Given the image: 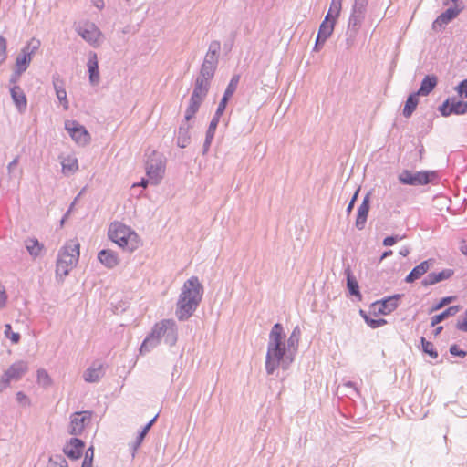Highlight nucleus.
Returning a JSON list of instances; mask_svg holds the SVG:
<instances>
[{
    "label": "nucleus",
    "instance_id": "5",
    "mask_svg": "<svg viewBox=\"0 0 467 467\" xmlns=\"http://www.w3.org/2000/svg\"><path fill=\"white\" fill-rule=\"evenodd\" d=\"M146 173L151 183L158 184L164 173V161L161 153L152 150L146 161Z\"/></svg>",
    "mask_w": 467,
    "mask_h": 467
},
{
    "label": "nucleus",
    "instance_id": "28",
    "mask_svg": "<svg viewBox=\"0 0 467 467\" xmlns=\"http://www.w3.org/2000/svg\"><path fill=\"white\" fill-rule=\"evenodd\" d=\"M438 78L435 75H427L422 79L420 88L416 91L420 96H428L437 86Z\"/></svg>",
    "mask_w": 467,
    "mask_h": 467
},
{
    "label": "nucleus",
    "instance_id": "3",
    "mask_svg": "<svg viewBox=\"0 0 467 467\" xmlns=\"http://www.w3.org/2000/svg\"><path fill=\"white\" fill-rule=\"evenodd\" d=\"M79 258V243L77 240H69L59 250L57 265L56 278L60 281L67 276Z\"/></svg>",
    "mask_w": 467,
    "mask_h": 467
},
{
    "label": "nucleus",
    "instance_id": "15",
    "mask_svg": "<svg viewBox=\"0 0 467 467\" xmlns=\"http://www.w3.org/2000/svg\"><path fill=\"white\" fill-rule=\"evenodd\" d=\"M132 234L136 233L131 230V228L119 222L111 223L108 231L109 238L115 244L119 243V241L124 237H129V235Z\"/></svg>",
    "mask_w": 467,
    "mask_h": 467
},
{
    "label": "nucleus",
    "instance_id": "13",
    "mask_svg": "<svg viewBox=\"0 0 467 467\" xmlns=\"http://www.w3.org/2000/svg\"><path fill=\"white\" fill-rule=\"evenodd\" d=\"M27 367L25 363L13 364L3 375L0 384L2 388H6L11 381L18 380L22 375L26 372Z\"/></svg>",
    "mask_w": 467,
    "mask_h": 467
},
{
    "label": "nucleus",
    "instance_id": "34",
    "mask_svg": "<svg viewBox=\"0 0 467 467\" xmlns=\"http://www.w3.org/2000/svg\"><path fill=\"white\" fill-rule=\"evenodd\" d=\"M460 310V306H449L447 309L442 311L441 313L435 315L431 319V326L435 327L439 323L444 321L450 317L455 316Z\"/></svg>",
    "mask_w": 467,
    "mask_h": 467
},
{
    "label": "nucleus",
    "instance_id": "9",
    "mask_svg": "<svg viewBox=\"0 0 467 467\" xmlns=\"http://www.w3.org/2000/svg\"><path fill=\"white\" fill-rule=\"evenodd\" d=\"M442 117L451 115H463L467 113V101L460 100L455 97L447 98L438 108Z\"/></svg>",
    "mask_w": 467,
    "mask_h": 467
},
{
    "label": "nucleus",
    "instance_id": "43",
    "mask_svg": "<svg viewBox=\"0 0 467 467\" xmlns=\"http://www.w3.org/2000/svg\"><path fill=\"white\" fill-rule=\"evenodd\" d=\"M45 246L36 238H31V257H37L45 252Z\"/></svg>",
    "mask_w": 467,
    "mask_h": 467
},
{
    "label": "nucleus",
    "instance_id": "2",
    "mask_svg": "<svg viewBox=\"0 0 467 467\" xmlns=\"http://www.w3.org/2000/svg\"><path fill=\"white\" fill-rule=\"evenodd\" d=\"M285 339V334L283 326L280 323L275 324L269 333L265 356V370L268 375H273L280 366L284 369L289 367V365H285L288 353Z\"/></svg>",
    "mask_w": 467,
    "mask_h": 467
},
{
    "label": "nucleus",
    "instance_id": "1",
    "mask_svg": "<svg viewBox=\"0 0 467 467\" xmlns=\"http://www.w3.org/2000/svg\"><path fill=\"white\" fill-rule=\"evenodd\" d=\"M203 292V285L197 276H192L184 282L175 309L180 321H186L193 315L202 302Z\"/></svg>",
    "mask_w": 467,
    "mask_h": 467
},
{
    "label": "nucleus",
    "instance_id": "25",
    "mask_svg": "<svg viewBox=\"0 0 467 467\" xmlns=\"http://www.w3.org/2000/svg\"><path fill=\"white\" fill-rule=\"evenodd\" d=\"M158 418V414H156L153 419H151L143 428L142 430L139 432L136 440L130 445V451H131V456L132 458L135 457L136 455V452L138 451V449L140 447L144 438L146 437V435L148 434V432L150 431V428L152 427V425L154 424V422L156 421Z\"/></svg>",
    "mask_w": 467,
    "mask_h": 467
},
{
    "label": "nucleus",
    "instance_id": "40",
    "mask_svg": "<svg viewBox=\"0 0 467 467\" xmlns=\"http://www.w3.org/2000/svg\"><path fill=\"white\" fill-rule=\"evenodd\" d=\"M420 343L421 350L423 353L429 355L433 359L438 358V352L431 341H428L425 337H422L420 338Z\"/></svg>",
    "mask_w": 467,
    "mask_h": 467
},
{
    "label": "nucleus",
    "instance_id": "10",
    "mask_svg": "<svg viewBox=\"0 0 467 467\" xmlns=\"http://www.w3.org/2000/svg\"><path fill=\"white\" fill-rule=\"evenodd\" d=\"M401 296V295L397 294L376 301L371 305L374 314L386 316L392 313L398 308L399 300Z\"/></svg>",
    "mask_w": 467,
    "mask_h": 467
},
{
    "label": "nucleus",
    "instance_id": "18",
    "mask_svg": "<svg viewBox=\"0 0 467 467\" xmlns=\"http://www.w3.org/2000/svg\"><path fill=\"white\" fill-rule=\"evenodd\" d=\"M434 260L428 259L416 265L405 277L404 281L411 284L424 275L433 265Z\"/></svg>",
    "mask_w": 467,
    "mask_h": 467
},
{
    "label": "nucleus",
    "instance_id": "8",
    "mask_svg": "<svg viewBox=\"0 0 467 467\" xmlns=\"http://www.w3.org/2000/svg\"><path fill=\"white\" fill-rule=\"evenodd\" d=\"M65 129L71 139L79 146H86L90 142L91 136L87 129L76 120H66Z\"/></svg>",
    "mask_w": 467,
    "mask_h": 467
},
{
    "label": "nucleus",
    "instance_id": "30",
    "mask_svg": "<svg viewBox=\"0 0 467 467\" xmlns=\"http://www.w3.org/2000/svg\"><path fill=\"white\" fill-rule=\"evenodd\" d=\"M344 274L347 278V287L351 296L361 297L359 286L356 277L354 276L350 266L348 265L344 269Z\"/></svg>",
    "mask_w": 467,
    "mask_h": 467
},
{
    "label": "nucleus",
    "instance_id": "22",
    "mask_svg": "<svg viewBox=\"0 0 467 467\" xmlns=\"http://www.w3.org/2000/svg\"><path fill=\"white\" fill-rule=\"evenodd\" d=\"M88 71V79L92 86H96L99 83V61L98 56L95 52H89L88 60L87 63Z\"/></svg>",
    "mask_w": 467,
    "mask_h": 467
},
{
    "label": "nucleus",
    "instance_id": "44",
    "mask_svg": "<svg viewBox=\"0 0 467 467\" xmlns=\"http://www.w3.org/2000/svg\"><path fill=\"white\" fill-rule=\"evenodd\" d=\"M5 335L6 337L10 338L11 342L14 344L18 343L20 339V335L18 333L13 332L11 325L9 324L5 325Z\"/></svg>",
    "mask_w": 467,
    "mask_h": 467
},
{
    "label": "nucleus",
    "instance_id": "58",
    "mask_svg": "<svg viewBox=\"0 0 467 467\" xmlns=\"http://www.w3.org/2000/svg\"><path fill=\"white\" fill-rule=\"evenodd\" d=\"M196 113H197V111H195L192 109H189L187 107L186 111H185L184 120L182 122L189 123V121L195 116Z\"/></svg>",
    "mask_w": 467,
    "mask_h": 467
},
{
    "label": "nucleus",
    "instance_id": "36",
    "mask_svg": "<svg viewBox=\"0 0 467 467\" xmlns=\"http://www.w3.org/2000/svg\"><path fill=\"white\" fill-rule=\"evenodd\" d=\"M11 95L17 109L25 111L26 109V97L23 90L18 87H14L11 89Z\"/></svg>",
    "mask_w": 467,
    "mask_h": 467
},
{
    "label": "nucleus",
    "instance_id": "17",
    "mask_svg": "<svg viewBox=\"0 0 467 467\" xmlns=\"http://www.w3.org/2000/svg\"><path fill=\"white\" fill-rule=\"evenodd\" d=\"M462 9L455 7H449L447 10L442 12L433 22L432 28L433 30H438L443 28L449 23H451L454 18L458 16L461 13Z\"/></svg>",
    "mask_w": 467,
    "mask_h": 467
},
{
    "label": "nucleus",
    "instance_id": "49",
    "mask_svg": "<svg viewBox=\"0 0 467 467\" xmlns=\"http://www.w3.org/2000/svg\"><path fill=\"white\" fill-rule=\"evenodd\" d=\"M366 324L369 326L371 328L375 329L386 325L387 320L384 318L374 319L370 317L368 319L366 318Z\"/></svg>",
    "mask_w": 467,
    "mask_h": 467
},
{
    "label": "nucleus",
    "instance_id": "24",
    "mask_svg": "<svg viewBox=\"0 0 467 467\" xmlns=\"http://www.w3.org/2000/svg\"><path fill=\"white\" fill-rule=\"evenodd\" d=\"M218 62L219 57L206 54L200 69V73L202 74V77L207 76L208 78H213Z\"/></svg>",
    "mask_w": 467,
    "mask_h": 467
},
{
    "label": "nucleus",
    "instance_id": "29",
    "mask_svg": "<svg viewBox=\"0 0 467 467\" xmlns=\"http://www.w3.org/2000/svg\"><path fill=\"white\" fill-rule=\"evenodd\" d=\"M160 343V337L155 333V327H153L151 332L146 337L140 348V353L141 355L150 352Z\"/></svg>",
    "mask_w": 467,
    "mask_h": 467
},
{
    "label": "nucleus",
    "instance_id": "50",
    "mask_svg": "<svg viewBox=\"0 0 467 467\" xmlns=\"http://www.w3.org/2000/svg\"><path fill=\"white\" fill-rule=\"evenodd\" d=\"M459 97L467 99V78L461 81L456 87Z\"/></svg>",
    "mask_w": 467,
    "mask_h": 467
},
{
    "label": "nucleus",
    "instance_id": "47",
    "mask_svg": "<svg viewBox=\"0 0 467 467\" xmlns=\"http://www.w3.org/2000/svg\"><path fill=\"white\" fill-rule=\"evenodd\" d=\"M204 100V99L202 98H200V97H194L193 95H191V98H190V100H189V105H188V108L189 109H194L195 111L198 112L202 101Z\"/></svg>",
    "mask_w": 467,
    "mask_h": 467
},
{
    "label": "nucleus",
    "instance_id": "23",
    "mask_svg": "<svg viewBox=\"0 0 467 467\" xmlns=\"http://www.w3.org/2000/svg\"><path fill=\"white\" fill-rule=\"evenodd\" d=\"M212 79L213 78H208L207 76L203 78L202 74L199 73L198 77L195 79L194 88L192 95H193L194 97L205 99L208 94L210 88V82Z\"/></svg>",
    "mask_w": 467,
    "mask_h": 467
},
{
    "label": "nucleus",
    "instance_id": "63",
    "mask_svg": "<svg viewBox=\"0 0 467 467\" xmlns=\"http://www.w3.org/2000/svg\"><path fill=\"white\" fill-rule=\"evenodd\" d=\"M338 16H335V13H334V10L330 9L328 10V12L327 13L326 16H325V19L323 21H327V22H329L330 21H337V18Z\"/></svg>",
    "mask_w": 467,
    "mask_h": 467
},
{
    "label": "nucleus",
    "instance_id": "60",
    "mask_svg": "<svg viewBox=\"0 0 467 467\" xmlns=\"http://www.w3.org/2000/svg\"><path fill=\"white\" fill-rule=\"evenodd\" d=\"M62 168H63V171L66 172L67 171H74L78 169V163H77V161L75 160L72 163L70 164H66L65 162L62 163Z\"/></svg>",
    "mask_w": 467,
    "mask_h": 467
},
{
    "label": "nucleus",
    "instance_id": "11",
    "mask_svg": "<svg viewBox=\"0 0 467 467\" xmlns=\"http://www.w3.org/2000/svg\"><path fill=\"white\" fill-rule=\"evenodd\" d=\"M91 420L90 411L76 412L71 416L68 427V433L71 435H80L88 422Z\"/></svg>",
    "mask_w": 467,
    "mask_h": 467
},
{
    "label": "nucleus",
    "instance_id": "57",
    "mask_svg": "<svg viewBox=\"0 0 467 467\" xmlns=\"http://www.w3.org/2000/svg\"><path fill=\"white\" fill-rule=\"evenodd\" d=\"M456 327L461 330L467 332V310L465 311V317L462 320H458Z\"/></svg>",
    "mask_w": 467,
    "mask_h": 467
},
{
    "label": "nucleus",
    "instance_id": "35",
    "mask_svg": "<svg viewBox=\"0 0 467 467\" xmlns=\"http://www.w3.org/2000/svg\"><path fill=\"white\" fill-rule=\"evenodd\" d=\"M117 244L125 251L130 253L136 250L139 246V239L137 234H132L129 237H124L117 243Z\"/></svg>",
    "mask_w": 467,
    "mask_h": 467
},
{
    "label": "nucleus",
    "instance_id": "21",
    "mask_svg": "<svg viewBox=\"0 0 467 467\" xmlns=\"http://www.w3.org/2000/svg\"><path fill=\"white\" fill-rule=\"evenodd\" d=\"M103 364L100 361H95L88 368L84 374V380L90 383L99 382L104 376Z\"/></svg>",
    "mask_w": 467,
    "mask_h": 467
},
{
    "label": "nucleus",
    "instance_id": "27",
    "mask_svg": "<svg viewBox=\"0 0 467 467\" xmlns=\"http://www.w3.org/2000/svg\"><path fill=\"white\" fill-rule=\"evenodd\" d=\"M98 259L108 268H113L119 264V258L115 252L103 249L99 252Z\"/></svg>",
    "mask_w": 467,
    "mask_h": 467
},
{
    "label": "nucleus",
    "instance_id": "52",
    "mask_svg": "<svg viewBox=\"0 0 467 467\" xmlns=\"http://www.w3.org/2000/svg\"><path fill=\"white\" fill-rule=\"evenodd\" d=\"M449 352L452 356H458L461 358H464L467 355V352L465 350L461 349L456 344H453L450 347Z\"/></svg>",
    "mask_w": 467,
    "mask_h": 467
},
{
    "label": "nucleus",
    "instance_id": "61",
    "mask_svg": "<svg viewBox=\"0 0 467 467\" xmlns=\"http://www.w3.org/2000/svg\"><path fill=\"white\" fill-rule=\"evenodd\" d=\"M343 387L348 388L352 389V392L356 395L359 396V391L358 388L356 387V384L352 381H347L343 383Z\"/></svg>",
    "mask_w": 467,
    "mask_h": 467
},
{
    "label": "nucleus",
    "instance_id": "38",
    "mask_svg": "<svg viewBox=\"0 0 467 467\" xmlns=\"http://www.w3.org/2000/svg\"><path fill=\"white\" fill-rule=\"evenodd\" d=\"M36 382L42 388H48L52 384V379L46 369L40 368L36 372Z\"/></svg>",
    "mask_w": 467,
    "mask_h": 467
},
{
    "label": "nucleus",
    "instance_id": "62",
    "mask_svg": "<svg viewBox=\"0 0 467 467\" xmlns=\"http://www.w3.org/2000/svg\"><path fill=\"white\" fill-rule=\"evenodd\" d=\"M327 41V38H323L320 35L317 34L316 38V43L314 47V50H318L320 47H322L325 42Z\"/></svg>",
    "mask_w": 467,
    "mask_h": 467
},
{
    "label": "nucleus",
    "instance_id": "53",
    "mask_svg": "<svg viewBox=\"0 0 467 467\" xmlns=\"http://www.w3.org/2000/svg\"><path fill=\"white\" fill-rule=\"evenodd\" d=\"M6 58V40L0 36V64Z\"/></svg>",
    "mask_w": 467,
    "mask_h": 467
},
{
    "label": "nucleus",
    "instance_id": "20",
    "mask_svg": "<svg viewBox=\"0 0 467 467\" xmlns=\"http://www.w3.org/2000/svg\"><path fill=\"white\" fill-rule=\"evenodd\" d=\"M454 275V270L452 269H443L442 271L436 273L431 272L429 273L421 281V285L425 287L435 285L439 282L447 280L451 278Z\"/></svg>",
    "mask_w": 467,
    "mask_h": 467
},
{
    "label": "nucleus",
    "instance_id": "42",
    "mask_svg": "<svg viewBox=\"0 0 467 467\" xmlns=\"http://www.w3.org/2000/svg\"><path fill=\"white\" fill-rule=\"evenodd\" d=\"M47 467H68V464L63 455L55 454L49 457Z\"/></svg>",
    "mask_w": 467,
    "mask_h": 467
},
{
    "label": "nucleus",
    "instance_id": "4",
    "mask_svg": "<svg viewBox=\"0 0 467 467\" xmlns=\"http://www.w3.org/2000/svg\"><path fill=\"white\" fill-rule=\"evenodd\" d=\"M438 178L435 171H421L412 172L409 170H403L399 174V181L405 185L418 186L427 185Z\"/></svg>",
    "mask_w": 467,
    "mask_h": 467
},
{
    "label": "nucleus",
    "instance_id": "64",
    "mask_svg": "<svg viewBox=\"0 0 467 467\" xmlns=\"http://www.w3.org/2000/svg\"><path fill=\"white\" fill-rule=\"evenodd\" d=\"M40 47V41L36 38H31V57Z\"/></svg>",
    "mask_w": 467,
    "mask_h": 467
},
{
    "label": "nucleus",
    "instance_id": "6",
    "mask_svg": "<svg viewBox=\"0 0 467 467\" xmlns=\"http://www.w3.org/2000/svg\"><path fill=\"white\" fill-rule=\"evenodd\" d=\"M366 11L363 9L351 8L349 16L348 28L346 32V44L347 47L349 48L353 46L357 34L359 31L361 25L365 19Z\"/></svg>",
    "mask_w": 467,
    "mask_h": 467
},
{
    "label": "nucleus",
    "instance_id": "46",
    "mask_svg": "<svg viewBox=\"0 0 467 467\" xmlns=\"http://www.w3.org/2000/svg\"><path fill=\"white\" fill-rule=\"evenodd\" d=\"M230 99L223 97L221 99L220 102H219V105L217 107V109L215 111V114H214V118H217L220 119L221 116L223 114L225 109H226V106H227V103Z\"/></svg>",
    "mask_w": 467,
    "mask_h": 467
},
{
    "label": "nucleus",
    "instance_id": "39",
    "mask_svg": "<svg viewBox=\"0 0 467 467\" xmlns=\"http://www.w3.org/2000/svg\"><path fill=\"white\" fill-rule=\"evenodd\" d=\"M239 81H240V75H238V74L234 75L232 77L230 82L228 83L223 96L230 99L235 92L237 86L239 84Z\"/></svg>",
    "mask_w": 467,
    "mask_h": 467
},
{
    "label": "nucleus",
    "instance_id": "19",
    "mask_svg": "<svg viewBox=\"0 0 467 467\" xmlns=\"http://www.w3.org/2000/svg\"><path fill=\"white\" fill-rule=\"evenodd\" d=\"M370 209V193H367L362 200L361 204L358 208V213L355 225L357 229L363 230L368 219V212Z\"/></svg>",
    "mask_w": 467,
    "mask_h": 467
},
{
    "label": "nucleus",
    "instance_id": "7",
    "mask_svg": "<svg viewBox=\"0 0 467 467\" xmlns=\"http://www.w3.org/2000/svg\"><path fill=\"white\" fill-rule=\"evenodd\" d=\"M155 333L158 334L160 339L162 337L165 344L172 347L178 339L177 325L172 319H163L155 326Z\"/></svg>",
    "mask_w": 467,
    "mask_h": 467
},
{
    "label": "nucleus",
    "instance_id": "33",
    "mask_svg": "<svg viewBox=\"0 0 467 467\" xmlns=\"http://www.w3.org/2000/svg\"><path fill=\"white\" fill-rule=\"evenodd\" d=\"M419 94L417 92H413L410 94L405 101L404 109H403V116L405 118H410L417 106L419 104Z\"/></svg>",
    "mask_w": 467,
    "mask_h": 467
},
{
    "label": "nucleus",
    "instance_id": "59",
    "mask_svg": "<svg viewBox=\"0 0 467 467\" xmlns=\"http://www.w3.org/2000/svg\"><path fill=\"white\" fill-rule=\"evenodd\" d=\"M196 113H197V111H195L192 109H189L187 107L186 111H185L184 120L182 122L189 123V121L195 116Z\"/></svg>",
    "mask_w": 467,
    "mask_h": 467
},
{
    "label": "nucleus",
    "instance_id": "26",
    "mask_svg": "<svg viewBox=\"0 0 467 467\" xmlns=\"http://www.w3.org/2000/svg\"><path fill=\"white\" fill-rule=\"evenodd\" d=\"M53 86L56 91V95L60 103H62L64 109H68V101L67 99V91L64 88V81L59 78L58 75L53 76Z\"/></svg>",
    "mask_w": 467,
    "mask_h": 467
},
{
    "label": "nucleus",
    "instance_id": "41",
    "mask_svg": "<svg viewBox=\"0 0 467 467\" xmlns=\"http://www.w3.org/2000/svg\"><path fill=\"white\" fill-rule=\"evenodd\" d=\"M335 25V21H330V23L323 21L319 26L317 34L320 35L323 38L327 39L332 35Z\"/></svg>",
    "mask_w": 467,
    "mask_h": 467
},
{
    "label": "nucleus",
    "instance_id": "56",
    "mask_svg": "<svg viewBox=\"0 0 467 467\" xmlns=\"http://www.w3.org/2000/svg\"><path fill=\"white\" fill-rule=\"evenodd\" d=\"M368 0H354L353 8L367 10Z\"/></svg>",
    "mask_w": 467,
    "mask_h": 467
},
{
    "label": "nucleus",
    "instance_id": "51",
    "mask_svg": "<svg viewBox=\"0 0 467 467\" xmlns=\"http://www.w3.org/2000/svg\"><path fill=\"white\" fill-rule=\"evenodd\" d=\"M404 238V235L403 236H400V235H390V236H387L383 239V245L384 246H392L394 245L398 241H400Z\"/></svg>",
    "mask_w": 467,
    "mask_h": 467
},
{
    "label": "nucleus",
    "instance_id": "37",
    "mask_svg": "<svg viewBox=\"0 0 467 467\" xmlns=\"http://www.w3.org/2000/svg\"><path fill=\"white\" fill-rule=\"evenodd\" d=\"M27 57L28 54L26 52L25 49H23L22 52L17 56L16 60V72L17 74H21L22 72H25L26 70Z\"/></svg>",
    "mask_w": 467,
    "mask_h": 467
},
{
    "label": "nucleus",
    "instance_id": "16",
    "mask_svg": "<svg viewBox=\"0 0 467 467\" xmlns=\"http://www.w3.org/2000/svg\"><path fill=\"white\" fill-rule=\"evenodd\" d=\"M300 337H301V330H300L299 327L296 326L293 329L290 337H288L287 341L285 342L286 346H287V353H288L287 359H285V365H290L294 361L295 355L297 352Z\"/></svg>",
    "mask_w": 467,
    "mask_h": 467
},
{
    "label": "nucleus",
    "instance_id": "55",
    "mask_svg": "<svg viewBox=\"0 0 467 467\" xmlns=\"http://www.w3.org/2000/svg\"><path fill=\"white\" fill-rule=\"evenodd\" d=\"M358 193H359V188L354 192L352 198L350 199L348 204V207H347V213L348 214H350V213L352 212L354 206H355V203L358 200Z\"/></svg>",
    "mask_w": 467,
    "mask_h": 467
},
{
    "label": "nucleus",
    "instance_id": "32",
    "mask_svg": "<svg viewBox=\"0 0 467 467\" xmlns=\"http://www.w3.org/2000/svg\"><path fill=\"white\" fill-rule=\"evenodd\" d=\"M220 119L217 118L213 117L212 120L210 121L209 127L207 129L206 134H205V140L203 142L202 146V153L206 154L210 149V146L213 140L215 130L217 129L218 123Z\"/></svg>",
    "mask_w": 467,
    "mask_h": 467
},
{
    "label": "nucleus",
    "instance_id": "45",
    "mask_svg": "<svg viewBox=\"0 0 467 467\" xmlns=\"http://www.w3.org/2000/svg\"><path fill=\"white\" fill-rule=\"evenodd\" d=\"M221 49V43L218 40H213L210 43L207 55L214 56L219 57V52Z\"/></svg>",
    "mask_w": 467,
    "mask_h": 467
},
{
    "label": "nucleus",
    "instance_id": "48",
    "mask_svg": "<svg viewBox=\"0 0 467 467\" xmlns=\"http://www.w3.org/2000/svg\"><path fill=\"white\" fill-rule=\"evenodd\" d=\"M455 300V296H445V297H442L438 304H436L431 311H436V310H439L442 307H444L445 306L451 304V302H453Z\"/></svg>",
    "mask_w": 467,
    "mask_h": 467
},
{
    "label": "nucleus",
    "instance_id": "31",
    "mask_svg": "<svg viewBox=\"0 0 467 467\" xmlns=\"http://www.w3.org/2000/svg\"><path fill=\"white\" fill-rule=\"evenodd\" d=\"M192 128L190 123L182 122L177 136V146L179 148H186L191 141L190 129Z\"/></svg>",
    "mask_w": 467,
    "mask_h": 467
},
{
    "label": "nucleus",
    "instance_id": "12",
    "mask_svg": "<svg viewBox=\"0 0 467 467\" xmlns=\"http://www.w3.org/2000/svg\"><path fill=\"white\" fill-rule=\"evenodd\" d=\"M77 31L91 46L97 47L99 45L102 34L94 23H87L83 26H78Z\"/></svg>",
    "mask_w": 467,
    "mask_h": 467
},
{
    "label": "nucleus",
    "instance_id": "14",
    "mask_svg": "<svg viewBox=\"0 0 467 467\" xmlns=\"http://www.w3.org/2000/svg\"><path fill=\"white\" fill-rule=\"evenodd\" d=\"M85 442L77 437L71 438L64 446V454L72 461L78 460L83 454Z\"/></svg>",
    "mask_w": 467,
    "mask_h": 467
},
{
    "label": "nucleus",
    "instance_id": "54",
    "mask_svg": "<svg viewBox=\"0 0 467 467\" xmlns=\"http://www.w3.org/2000/svg\"><path fill=\"white\" fill-rule=\"evenodd\" d=\"M342 1L343 0H332L330 5V9L334 10L335 16H339L341 8H342Z\"/></svg>",
    "mask_w": 467,
    "mask_h": 467
}]
</instances>
